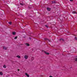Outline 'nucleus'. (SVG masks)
Returning <instances> with one entry per match:
<instances>
[{"label": "nucleus", "mask_w": 77, "mask_h": 77, "mask_svg": "<svg viewBox=\"0 0 77 77\" xmlns=\"http://www.w3.org/2000/svg\"><path fill=\"white\" fill-rule=\"evenodd\" d=\"M42 52H44V53H45V54H47L48 55V54H49V53L46 52L45 51L43 50H42Z\"/></svg>", "instance_id": "f257e3e1"}, {"label": "nucleus", "mask_w": 77, "mask_h": 77, "mask_svg": "<svg viewBox=\"0 0 77 77\" xmlns=\"http://www.w3.org/2000/svg\"><path fill=\"white\" fill-rule=\"evenodd\" d=\"M24 57L26 59H27V58H28V56L27 55H25Z\"/></svg>", "instance_id": "f03ea898"}, {"label": "nucleus", "mask_w": 77, "mask_h": 77, "mask_svg": "<svg viewBox=\"0 0 77 77\" xmlns=\"http://www.w3.org/2000/svg\"><path fill=\"white\" fill-rule=\"evenodd\" d=\"M25 75L27 76V77H29V75L27 74V73H25Z\"/></svg>", "instance_id": "7ed1b4c3"}, {"label": "nucleus", "mask_w": 77, "mask_h": 77, "mask_svg": "<svg viewBox=\"0 0 77 77\" xmlns=\"http://www.w3.org/2000/svg\"><path fill=\"white\" fill-rule=\"evenodd\" d=\"M25 45L26 46H30V45H29V43H25Z\"/></svg>", "instance_id": "20e7f679"}, {"label": "nucleus", "mask_w": 77, "mask_h": 77, "mask_svg": "<svg viewBox=\"0 0 77 77\" xmlns=\"http://www.w3.org/2000/svg\"><path fill=\"white\" fill-rule=\"evenodd\" d=\"M47 11H50L51 10V9L50 8H47Z\"/></svg>", "instance_id": "39448f33"}, {"label": "nucleus", "mask_w": 77, "mask_h": 77, "mask_svg": "<svg viewBox=\"0 0 77 77\" xmlns=\"http://www.w3.org/2000/svg\"><path fill=\"white\" fill-rule=\"evenodd\" d=\"M3 73L1 72H0V75H3Z\"/></svg>", "instance_id": "423d86ee"}, {"label": "nucleus", "mask_w": 77, "mask_h": 77, "mask_svg": "<svg viewBox=\"0 0 77 77\" xmlns=\"http://www.w3.org/2000/svg\"><path fill=\"white\" fill-rule=\"evenodd\" d=\"M72 14H77V13L75 11H73L72 12Z\"/></svg>", "instance_id": "0eeeda50"}, {"label": "nucleus", "mask_w": 77, "mask_h": 77, "mask_svg": "<svg viewBox=\"0 0 77 77\" xmlns=\"http://www.w3.org/2000/svg\"><path fill=\"white\" fill-rule=\"evenodd\" d=\"M3 49H5V50H6L7 49V48L5 46H3Z\"/></svg>", "instance_id": "6e6552de"}, {"label": "nucleus", "mask_w": 77, "mask_h": 77, "mask_svg": "<svg viewBox=\"0 0 77 77\" xmlns=\"http://www.w3.org/2000/svg\"><path fill=\"white\" fill-rule=\"evenodd\" d=\"M17 57H18V59H20V58H21V57H20V56H18V55L17 56Z\"/></svg>", "instance_id": "1a4fd4ad"}, {"label": "nucleus", "mask_w": 77, "mask_h": 77, "mask_svg": "<svg viewBox=\"0 0 77 77\" xmlns=\"http://www.w3.org/2000/svg\"><path fill=\"white\" fill-rule=\"evenodd\" d=\"M15 33H16V32H12V34L13 35H15Z\"/></svg>", "instance_id": "9d476101"}, {"label": "nucleus", "mask_w": 77, "mask_h": 77, "mask_svg": "<svg viewBox=\"0 0 77 77\" xmlns=\"http://www.w3.org/2000/svg\"><path fill=\"white\" fill-rule=\"evenodd\" d=\"M8 23L9 24H10V25H11V24H12V22H8Z\"/></svg>", "instance_id": "9b49d317"}, {"label": "nucleus", "mask_w": 77, "mask_h": 77, "mask_svg": "<svg viewBox=\"0 0 77 77\" xmlns=\"http://www.w3.org/2000/svg\"><path fill=\"white\" fill-rule=\"evenodd\" d=\"M3 68H6V65H4L3 66Z\"/></svg>", "instance_id": "f8f14e48"}, {"label": "nucleus", "mask_w": 77, "mask_h": 77, "mask_svg": "<svg viewBox=\"0 0 77 77\" xmlns=\"http://www.w3.org/2000/svg\"><path fill=\"white\" fill-rule=\"evenodd\" d=\"M60 41H64V40H63V38H60Z\"/></svg>", "instance_id": "ddd939ff"}, {"label": "nucleus", "mask_w": 77, "mask_h": 77, "mask_svg": "<svg viewBox=\"0 0 77 77\" xmlns=\"http://www.w3.org/2000/svg\"><path fill=\"white\" fill-rule=\"evenodd\" d=\"M34 57H32L31 60H34Z\"/></svg>", "instance_id": "4468645a"}, {"label": "nucleus", "mask_w": 77, "mask_h": 77, "mask_svg": "<svg viewBox=\"0 0 77 77\" xmlns=\"http://www.w3.org/2000/svg\"><path fill=\"white\" fill-rule=\"evenodd\" d=\"M74 60H75V61H76V62L77 61V58H75Z\"/></svg>", "instance_id": "2eb2a0df"}, {"label": "nucleus", "mask_w": 77, "mask_h": 77, "mask_svg": "<svg viewBox=\"0 0 77 77\" xmlns=\"http://www.w3.org/2000/svg\"><path fill=\"white\" fill-rule=\"evenodd\" d=\"M17 38H18L17 36H16L14 38V39H17Z\"/></svg>", "instance_id": "dca6fc26"}, {"label": "nucleus", "mask_w": 77, "mask_h": 77, "mask_svg": "<svg viewBox=\"0 0 77 77\" xmlns=\"http://www.w3.org/2000/svg\"><path fill=\"white\" fill-rule=\"evenodd\" d=\"M20 5H21V6H23V4L21 3H20Z\"/></svg>", "instance_id": "f3484780"}, {"label": "nucleus", "mask_w": 77, "mask_h": 77, "mask_svg": "<svg viewBox=\"0 0 77 77\" xmlns=\"http://www.w3.org/2000/svg\"><path fill=\"white\" fill-rule=\"evenodd\" d=\"M45 26H46V27H47V28H48V26H47V25H45Z\"/></svg>", "instance_id": "a211bd4d"}, {"label": "nucleus", "mask_w": 77, "mask_h": 77, "mask_svg": "<svg viewBox=\"0 0 77 77\" xmlns=\"http://www.w3.org/2000/svg\"><path fill=\"white\" fill-rule=\"evenodd\" d=\"M75 39H76V40H77V37H75Z\"/></svg>", "instance_id": "6ab92c4d"}, {"label": "nucleus", "mask_w": 77, "mask_h": 77, "mask_svg": "<svg viewBox=\"0 0 77 77\" xmlns=\"http://www.w3.org/2000/svg\"><path fill=\"white\" fill-rule=\"evenodd\" d=\"M70 2H72V0H70Z\"/></svg>", "instance_id": "aec40b11"}, {"label": "nucleus", "mask_w": 77, "mask_h": 77, "mask_svg": "<svg viewBox=\"0 0 77 77\" xmlns=\"http://www.w3.org/2000/svg\"><path fill=\"white\" fill-rule=\"evenodd\" d=\"M17 71H20V69H18Z\"/></svg>", "instance_id": "412c9836"}, {"label": "nucleus", "mask_w": 77, "mask_h": 77, "mask_svg": "<svg viewBox=\"0 0 77 77\" xmlns=\"http://www.w3.org/2000/svg\"><path fill=\"white\" fill-rule=\"evenodd\" d=\"M49 77H53V76H49Z\"/></svg>", "instance_id": "4be33fe9"}, {"label": "nucleus", "mask_w": 77, "mask_h": 77, "mask_svg": "<svg viewBox=\"0 0 77 77\" xmlns=\"http://www.w3.org/2000/svg\"><path fill=\"white\" fill-rule=\"evenodd\" d=\"M49 42H50V40H49Z\"/></svg>", "instance_id": "5701e85b"}]
</instances>
